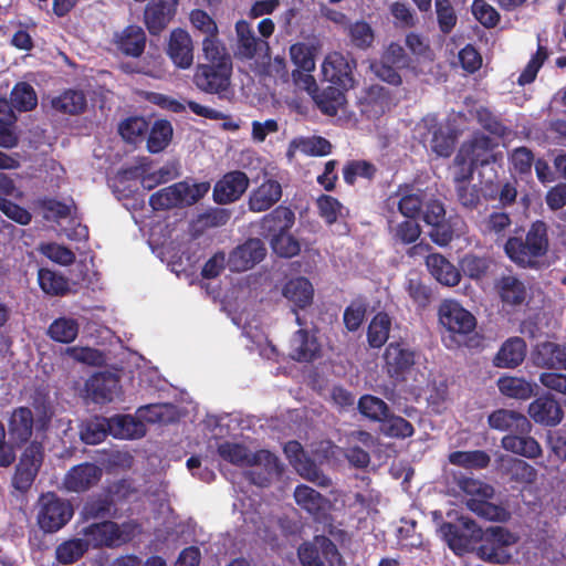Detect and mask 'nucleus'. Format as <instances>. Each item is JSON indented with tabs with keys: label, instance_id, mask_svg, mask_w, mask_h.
Here are the masks:
<instances>
[{
	"label": "nucleus",
	"instance_id": "nucleus-1",
	"mask_svg": "<svg viewBox=\"0 0 566 566\" xmlns=\"http://www.w3.org/2000/svg\"><path fill=\"white\" fill-rule=\"evenodd\" d=\"M218 452L234 465L250 468L249 479L255 485L265 486L281 473L277 458L270 451L251 452L241 443L223 442L219 444Z\"/></svg>",
	"mask_w": 566,
	"mask_h": 566
},
{
	"label": "nucleus",
	"instance_id": "nucleus-2",
	"mask_svg": "<svg viewBox=\"0 0 566 566\" xmlns=\"http://www.w3.org/2000/svg\"><path fill=\"white\" fill-rule=\"evenodd\" d=\"M507 258L521 268L537 269L548 251L547 227L542 221L534 222L525 239L511 237L504 244Z\"/></svg>",
	"mask_w": 566,
	"mask_h": 566
},
{
	"label": "nucleus",
	"instance_id": "nucleus-3",
	"mask_svg": "<svg viewBox=\"0 0 566 566\" xmlns=\"http://www.w3.org/2000/svg\"><path fill=\"white\" fill-rule=\"evenodd\" d=\"M209 190L208 181H179L153 193L149 203L155 210L188 207L198 202Z\"/></svg>",
	"mask_w": 566,
	"mask_h": 566
},
{
	"label": "nucleus",
	"instance_id": "nucleus-4",
	"mask_svg": "<svg viewBox=\"0 0 566 566\" xmlns=\"http://www.w3.org/2000/svg\"><path fill=\"white\" fill-rule=\"evenodd\" d=\"M72 504L53 492L42 494L38 500L36 520L45 533H55L73 517Z\"/></svg>",
	"mask_w": 566,
	"mask_h": 566
},
{
	"label": "nucleus",
	"instance_id": "nucleus-5",
	"mask_svg": "<svg viewBox=\"0 0 566 566\" xmlns=\"http://www.w3.org/2000/svg\"><path fill=\"white\" fill-rule=\"evenodd\" d=\"M415 134L424 146L429 145L438 156L448 157L453 150L455 133L448 124H438L436 116H426L417 124Z\"/></svg>",
	"mask_w": 566,
	"mask_h": 566
},
{
	"label": "nucleus",
	"instance_id": "nucleus-6",
	"mask_svg": "<svg viewBox=\"0 0 566 566\" xmlns=\"http://www.w3.org/2000/svg\"><path fill=\"white\" fill-rule=\"evenodd\" d=\"M294 213L283 207L275 209L265 218L266 222H274L279 230L271 239V247L280 256L292 258L301 250L298 241L287 231L294 224Z\"/></svg>",
	"mask_w": 566,
	"mask_h": 566
},
{
	"label": "nucleus",
	"instance_id": "nucleus-7",
	"mask_svg": "<svg viewBox=\"0 0 566 566\" xmlns=\"http://www.w3.org/2000/svg\"><path fill=\"white\" fill-rule=\"evenodd\" d=\"M231 62L199 64L193 75L195 85L202 92L227 96L230 87Z\"/></svg>",
	"mask_w": 566,
	"mask_h": 566
},
{
	"label": "nucleus",
	"instance_id": "nucleus-8",
	"mask_svg": "<svg viewBox=\"0 0 566 566\" xmlns=\"http://www.w3.org/2000/svg\"><path fill=\"white\" fill-rule=\"evenodd\" d=\"M485 536V543L480 547L481 557L491 563H509L512 558L510 548L517 543V535L494 526L486 530Z\"/></svg>",
	"mask_w": 566,
	"mask_h": 566
},
{
	"label": "nucleus",
	"instance_id": "nucleus-9",
	"mask_svg": "<svg viewBox=\"0 0 566 566\" xmlns=\"http://www.w3.org/2000/svg\"><path fill=\"white\" fill-rule=\"evenodd\" d=\"M439 322L454 336H467L475 328V317L455 301L447 300L439 306Z\"/></svg>",
	"mask_w": 566,
	"mask_h": 566
},
{
	"label": "nucleus",
	"instance_id": "nucleus-10",
	"mask_svg": "<svg viewBox=\"0 0 566 566\" xmlns=\"http://www.w3.org/2000/svg\"><path fill=\"white\" fill-rule=\"evenodd\" d=\"M354 66V62L344 54L331 52L325 56L321 65V72L325 81L342 90H349L355 84L353 77Z\"/></svg>",
	"mask_w": 566,
	"mask_h": 566
},
{
	"label": "nucleus",
	"instance_id": "nucleus-11",
	"mask_svg": "<svg viewBox=\"0 0 566 566\" xmlns=\"http://www.w3.org/2000/svg\"><path fill=\"white\" fill-rule=\"evenodd\" d=\"M43 461V449L40 443H31L22 452L13 476V486L27 491L32 485Z\"/></svg>",
	"mask_w": 566,
	"mask_h": 566
},
{
	"label": "nucleus",
	"instance_id": "nucleus-12",
	"mask_svg": "<svg viewBox=\"0 0 566 566\" xmlns=\"http://www.w3.org/2000/svg\"><path fill=\"white\" fill-rule=\"evenodd\" d=\"M284 452L290 460V463L303 479L313 482L318 486L324 488L329 485V478H327L316 467V464L305 455L302 446L297 441L287 442L284 447Z\"/></svg>",
	"mask_w": 566,
	"mask_h": 566
},
{
	"label": "nucleus",
	"instance_id": "nucleus-13",
	"mask_svg": "<svg viewBox=\"0 0 566 566\" xmlns=\"http://www.w3.org/2000/svg\"><path fill=\"white\" fill-rule=\"evenodd\" d=\"M266 255V249L260 239H250L233 249L228 258L232 272H244L254 268Z\"/></svg>",
	"mask_w": 566,
	"mask_h": 566
},
{
	"label": "nucleus",
	"instance_id": "nucleus-14",
	"mask_svg": "<svg viewBox=\"0 0 566 566\" xmlns=\"http://www.w3.org/2000/svg\"><path fill=\"white\" fill-rule=\"evenodd\" d=\"M85 392L96 403L111 402L120 395L119 379L109 371L97 373L87 379Z\"/></svg>",
	"mask_w": 566,
	"mask_h": 566
},
{
	"label": "nucleus",
	"instance_id": "nucleus-15",
	"mask_svg": "<svg viewBox=\"0 0 566 566\" xmlns=\"http://www.w3.org/2000/svg\"><path fill=\"white\" fill-rule=\"evenodd\" d=\"M282 294L293 306L296 324L303 326L302 318L296 311L304 310L313 303L314 287L312 283L303 276L293 277L284 284Z\"/></svg>",
	"mask_w": 566,
	"mask_h": 566
},
{
	"label": "nucleus",
	"instance_id": "nucleus-16",
	"mask_svg": "<svg viewBox=\"0 0 566 566\" xmlns=\"http://www.w3.org/2000/svg\"><path fill=\"white\" fill-rule=\"evenodd\" d=\"M102 476V470L93 463H82L67 471L63 488L69 492H84L95 485Z\"/></svg>",
	"mask_w": 566,
	"mask_h": 566
},
{
	"label": "nucleus",
	"instance_id": "nucleus-17",
	"mask_svg": "<svg viewBox=\"0 0 566 566\" xmlns=\"http://www.w3.org/2000/svg\"><path fill=\"white\" fill-rule=\"evenodd\" d=\"M319 549L332 566L339 564V554L336 546L326 537H316L313 544H304L298 548V557L303 566H324Z\"/></svg>",
	"mask_w": 566,
	"mask_h": 566
},
{
	"label": "nucleus",
	"instance_id": "nucleus-18",
	"mask_svg": "<svg viewBox=\"0 0 566 566\" xmlns=\"http://www.w3.org/2000/svg\"><path fill=\"white\" fill-rule=\"evenodd\" d=\"M249 178L242 171L226 174L214 186L213 198L218 203L238 200L247 190Z\"/></svg>",
	"mask_w": 566,
	"mask_h": 566
},
{
	"label": "nucleus",
	"instance_id": "nucleus-19",
	"mask_svg": "<svg viewBox=\"0 0 566 566\" xmlns=\"http://www.w3.org/2000/svg\"><path fill=\"white\" fill-rule=\"evenodd\" d=\"M446 210L441 202L432 200L427 202L423 212V220L432 227L431 239L439 245H447L452 239V231L444 224Z\"/></svg>",
	"mask_w": 566,
	"mask_h": 566
},
{
	"label": "nucleus",
	"instance_id": "nucleus-20",
	"mask_svg": "<svg viewBox=\"0 0 566 566\" xmlns=\"http://www.w3.org/2000/svg\"><path fill=\"white\" fill-rule=\"evenodd\" d=\"M388 91L380 85H371L359 97V107L363 115L375 119L380 117L389 108Z\"/></svg>",
	"mask_w": 566,
	"mask_h": 566
},
{
	"label": "nucleus",
	"instance_id": "nucleus-21",
	"mask_svg": "<svg viewBox=\"0 0 566 566\" xmlns=\"http://www.w3.org/2000/svg\"><path fill=\"white\" fill-rule=\"evenodd\" d=\"M115 522L106 521L101 523H92L77 531V535L82 542L86 543L87 551L90 548H99L103 546H114Z\"/></svg>",
	"mask_w": 566,
	"mask_h": 566
},
{
	"label": "nucleus",
	"instance_id": "nucleus-22",
	"mask_svg": "<svg viewBox=\"0 0 566 566\" xmlns=\"http://www.w3.org/2000/svg\"><path fill=\"white\" fill-rule=\"evenodd\" d=\"M530 417L537 423L554 427L563 419V410L559 403L548 396L535 399L528 406Z\"/></svg>",
	"mask_w": 566,
	"mask_h": 566
},
{
	"label": "nucleus",
	"instance_id": "nucleus-23",
	"mask_svg": "<svg viewBox=\"0 0 566 566\" xmlns=\"http://www.w3.org/2000/svg\"><path fill=\"white\" fill-rule=\"evenodd\" d=\"M321 350L316 336L301 328L294 333L290 344V356L297 361H312Z\"/></svg>",
	"mask_w": 566,
	"mask_h": 566
},
{
	"label": "nucleus",
	"instance_id": "nucleus-24",
	"mask_svg": "<svg viewBox=\"0 0 566 566\" xmlns=\"http://www.w3.org/2000/svg\"><path fill=\"white\" fill-rule=\"evenodd\" d=\"M108 433L116 439H139L146 434L145 423L132 415H117L107 418Z\"/></svg>",
	"mask_w": 566,
	"mask_h": 566
},
{
	"label": "nucleus",
	"instance_id": "nucleus-25",
	"mask_svg": "<svg viewBox=\"0 0 566 566\" xmlns=\"http://www.w3.org/2000/svg\"><path fill=\"white\" fill-rule=\"evenodd\" d=\"M168 54L174 64L180 69H189L193 62L192 41L188 32L175 30L170 35Z\"/></svg>",
	"mask_w": 566,
	"mask_h": 566
},
{
	"label": "nucleus",
	"instance_id": "nucleus-26",
	"mask_svg": "<svg viewBox=\"0 0 566 566\" xmlns=\"http://www.w3.org/2000/svg\"><path fill=\"white\" fill-rule=\"evenodd\" d=\"M177 0H151L145 10V21L154 34L160 32L175 13Z\"/></svg>",
	"mask_w": 566,
	"mask_h": 566
},
{
	"label": "nucleus",
	"instance_id": "nucleus-27",
	"mask_svg": "<svg viewBox=\"0 0 566 566\" xmlns=\"http://www.w3.org/2000/svg\"><path fill=\"white\" fill-rule=\"evenodd\" d=\"M282 196V187L277 180L266 179L249 198V207L252 211L262 212L275 205Z\"/></svg>",
	"mask_w": 566,
	"mask_h": 566
},
{
	"label": "nucleus",
	"instance_id": "nucleus-28",
	"mask_svg": "<svg viewBox=\"0 0 566 566\" xmlns=\"http://www.w3.org/2000/svg\"><path fill=\"white\" fill-rule=\"evenodd\" d=\"M489 426L500 431L526 433L531 423L525 416L513 410L499 409L489 416Z\"/></svg>",
	"mask_w": 566,
	"mask_h": 566
},
{
	"label": "nucleus",
	"instance_id": "nucleus-29",
	"mask_svg": "<svg viewBox=\"0 0 566 566\" xmlns=\"http://www.w3.org/2000/svg\"><path fill=\"white\" fill-rule=\"evenodd\" d=\"M116 48L124 54L137 57L145 49L146 34L138 25H128L114 35Z\"/></svg>",
	"mask_w": 566,
	"mask_h": 566
},
{
	"label": "nucleus",
	"instance_id": "nucleus-30",
	"mask_svg": "<svg viewBox=\"0 0 566 566\" xmlns=\"http://www.w3.org/2000/svg\"><path fill=\"white\" fill-rule=\"evenodd\" d=\"M331 150V143L321 136L296 137L290 142L286 156L291 161L297 153L306 156H326Z\"/></svg>",
	"mask_w": 566,
	"mask_h": 566
},
{
	"label": "nucleus",
	"instance_id": "nucleus-31",
	"mask_svg": "<svg viewBox=\"0 0 566 566\" xmlns=\"http://www.w3.org/2000/svg\"><path fill=\"white\" fill-rule=\"evenodd\" d=\"M532 359L539 367L565 369L566 349L556 343L544 342L536 345Z\"/></svg>",
	"mask_w": 566,
	"mask_h": 566
},
{
	"label": "nucleus",
	"instance_id": "nucleus-32",
	"mask_svg": "<svg viewBox=\"0 0 566 566\" xmlns=\"http://www.w3.org/2000/svg\"><path fill=\"white\" fill-rule=\"evenodd\" d=\"M426 265L431 275L443 285L454 286L460 282L459 270L439 253L429 254L426 258Z\"/></svg>",
	"mask_w": 566,
	"mask_h": 566
},
{
	"label": "nucleus",
	"instance_id": "nucleus-33",
	"mask_svg": "<svg viewBox=\"0 0 566 566\" xmlns=\"http://www.w3.org/2000/svg\"><path fill=\"white\" fill-rule=\"evenodd\" d=\"M238 35V54L244 59H252L258 53L268 50V43L258 39L253 28L245 21H239L235 25Z\"/></svg>",
	"mask_w": 566,
	"mask_h": 566
},
{
	"label": "nucleus",
	"instance_id": "nucleus-34",
	"mask_svg": "<svg viewBox=\"0 0 566 566\" xmlns=\"http://www.w3.org/2000/svg\"><path fill=\"white\" fill-rule=\"evenodd\" d=\"M388 373L399 375L415 364V353L402 343H390L385 352Z\"/></svg>",
	"mask_w": 566,
	"mask_h": 566
},
{
	"label": "nucleus",
	"instance_id": "nucleus-35",
	"mask_svg": "<svg viewBox=\"0 0 566 566\" xmlns=\"http://www.w3.org/2000/svg\"><path fill=\"white\" fill-rule=\"evenodd\" d=\"M526 344L520 337H511L499 349L494 365L500 368H514L525 358Z\"/></svg>",
	"mask_w": 566,
	"mask_h": 566
},
{
	"label": "nucleus",
	"instance_id": "nucleus-36",
	"mask_svg": "<svg viewBox=\"0 0 566 566\" xmlns=\"http://www.w3.org/2000/svg\"><path fill=\"white\" fill-rule=\"evenodd\" d=\"M390 200L398 206V210L403 217L415 219L420 212L423 196L420 189L406 186L400 187Z\"/></svg>",
	"mask_w": 566,
	"mask_h": 566
},
{
	"label": "nucleus",
	"instance_id": "nucleus-37",
	"mask_svg": "<svg viewBox=\"0 0 566 566\" xmlns=\"http://www.w3.org/2000/svg\"><path fill=\"white\" fill-rule=\"evenodd\" d=\"M502 448L527 459H535L542 454L539 443L532 437L507 434L502 438Z\"/></svg>",
	"mask_w": 566,
	"mask_h": 566
},
{
	"label": "nucleus",
	"instance_id": "nucleus-38",
	"mask_svg": "<svg viewBox=\"0 0 566 566\" xmlns=\"http://www.w3.org/2000/svg\"><path fill=\"white\" fill-rule=\"evenodd\" d=\"M495 286L501 301L506 305H521L525 301V285L513 275H504L500 277Z\"/></svg>",
	"mask_w": 566,
	"mask_h": 566
},
{
	"label": "nucleus",
	"instance_id": "nucleus-39",
	"mask_svg": "<svg viewBox=\"0 0 566 566\" xmlns=\"http://www.w3.org/2000/svg\"><path fill=\"white\" fill-rule=\"evenodd\" d=\"M296 504L313 516H318L326 510L328 501L314 489L307 485H298L294 491Z\"/></svg>",
	"mask_w": 566,
	"mask_h": 566
},
{
	"label": "nucleus",
	"instance_id": "nucleus-40",
	"mask_svg": "<svg viewBox=\"0 0 566 566\" xmlns=\"http://www.w3.org/2000/svg\"><path fill=\"white\" fill-rule=\"evenodd\" d=\"M33 417L30 409H15L9 420V434L17 442L27 441L32 433Z\"/></svg>",
	"mask_w": 566,
	"mask_h": 566
},
{
	"label": "nucleus",
	"instance_id": "nucleus-41",
	"mask_svg": "<svg viewBox=\"0 0 566 566\" xmlns=\"http://www.w3.org/2000/svg\"><path fill=\"white\" fill-rule=\"evenodd\" d=\"M497 387L509 398L526 400L534 394L536 385L520 377H501Z\"/></svg>",
	"mask_w": 566,
	"mask_h": 566
},
{
	"label": "nucleus",
	"instance_id": "nucleus-42",
	"mask_svg": "<svg viewBox=\"0 0 566 566\" xmlns=\"http://www.w3.org/2000/svg\"><path fill=\"white\" fill-rule=\"evenodd\" d=\"M318 45L315 43L298 42L290 48V57L293 64L304 72H313L315 70V56Z\"/></svg>",
	"mask_w": 566,
	"mask_h": 566
},
{
	"label": "nucleus",
	"instance_id": "nucleus-43",
	"mask_svg": "<svg viewBox=\"0 0 566 566\" xmlns=\"http://www.w3.org/2000/svg\"><path fill=\"white\" fill-rule=\"evenodd\" d=\"M80 324L72 317H59L48 328V335L57 343L70 344L78 335Z\"/></svg>",
	"mask_w": 566,
	"mask_h": 566
},
{
	"label": "nucleus",
	"instance_id": "nucleus-44",
	"mask_svg": "<svg viewBox=\"0 0 566 566\" xmlns=\"http://www.w3.org/2000/svg\"><path fill=\"white\" fill-rule=\"evenodd\" d=\"M177 416L176 408L169 403H155L143 406L137 409L136 417L143 423L146 422H160L166 423L174 421Z\"/></svg>",
	"mask_w": 566,
	"mask_h": 566
},
{
	"label": "nucleus",
	"instance_id": "nucleus-45",
	"mask_svg": "<svg viewBox=\"0 0 566 566\" xmlns=\"http://www.w3.org/2000/svg\"><path fill=\"white\" fill-rule=\"evenodd\" d=\"M461 148H467V157L478 165H485L492 159V140L484 135H476L469 143L462 145Z\"/></svg>",
	"mask_w": 566,
	"mask_h": 566
},
{
	"label": "nucleus",
	"instance_id": "nucleus-46",
	"mask_svg": "<svg viewBox=\"0 0 566 566\" xmlns=\"http://www.w3.org/2000/svg\"><path fill=\"white\" fill-rule=\"evenodd\" d=\"M86 552V543L82 542L76 534L75 537L69 538L56 546L55 557L60 564L70 565L81 559Z\"/></svg>",
	"mask_w": 566,
	"mask_h": 566
},
{
	"label": "nucleus",
	"instance_id": "nucleus-47",
	"mask_svg": "<svg viewBox=\"0 0 566 566\" xmlns=\"http://www.w3.org/2000/svg\"><path fill=\"white\" fill-rule=\"evenodd\" d=\"M458 488L467 495L472 496L471 500H489L494 495L492 485L471 476L454 475Z\"/></svg>",
	"mask_w": 566,
	"mask_h": 566
},
{
	"label": "nucleus",
	"instance_id": "nucleus-48",
	"mask_svg": "<svg viewBox=\"0 0 566 566\" xmlns=\"http://www.w3.org/2000/svg\"><path fill=\"white\" fill-rule=\"evenodd\" d=\"M391 326L390 317L385 313H378L368 326V343L374 348L381 347L389 337Z\"/></svg>",
	"mask_w": 566,
	"mask_h": 566
},
{
	"label": "nucleus",
	"instance_id": "nucleus-49",
	"mask_svg": "<svg viewBox=\"0 0 566 566\" xmlns=\"http://www.w3.org/2000/svg\"><path fill=\"white\" fill-rule=\"evenodd\" d=\"M51 104L56 111L67 114H77L85 108L86 98L82 92L70 90L54 97Z\"/></svg>",
	"mask_w": 566,
	"mask_h": 566
},
{
	"label": "nucleus",
	"instance_id": "nucleus-50",
	"mask_svg": "<svg viewBox=\"0 0 566 566\" xmlns=\"http://www.w3.org/2000/svg\"><path fill=\"white\" fill-rule=\"evenodd\" d=\"M172 137V126L168 120H157L153 125L147 147L151 153H159L164 150L170 143Z\"/></svg>",
	"mask_w": 566,
	"mask_h": 566
},
{
	"label": "nucleus",
	"instance_id": "nucleus-51",
	"mask_svg": "<svg viewBox=\"0 0 566 566\" xmlns=\"http://www.w3.org/2000/svg\"><path fill=\"white\" fill-rule=\"evenodd\" d=\"M108 433L107 418L96 417L81 426L80 436L83 442L87 444H97L102 442Z\"/></svg>",
	"mask_w": 566,
	"mask_h": 566
},
{
	"label": "nucleus",
	"instance_id": "nucleus-52",
	"mask_svg": "<svg viewBox=\"0 0 566 566\" xmlns=\"http://www.w3.org/2000/svg\"><path fill=\"white\" fill-rule=\"evenodd\" d=\"M449 461L465 469H483L489 465L490 457L481 450L455 451L450 453Z\"/></svg>",
	"mask_w": 566,
	"mask_h": 566
},
{
	"label": "nucleus",
	"instance_id": "nucleus-53",
	"mask_svg": "<svg viewBox=\"0 0 566 566\" xmlns=\"http://www.w3.org/2000/svg\"><path fill=\"white\" fill-rule=\"evenodd\" d=\"M343 90L338 86H329L321 94L314 96L317 106L327 115H335L339 107L345 103Z\"/></svg>",
	"mask_w": 566,
	"mask_h": 566
},
{
	"label": "nucleus",
	"instance_id": "nucleus-54",
	"mask_svg": "<svg viewBox=\"0 0 566 566\" xmlns=\"http://www.w3.org/2000/svg\"><path fill=\"white\" fill-rule=\"evenodd\" d=\"M380 431L390 438L405 439L413 434V427L400 416L387 415L381 421Z\"/></svg>",
	"mask_w": 566,
	"mask_h": 566
},
{
	"label": "nucleus",
	"instance_id": "nucleus-55",
	"mask_svg": "<svg viewBox=\"0 0 566 566\" xmlns=\"http://www.w3.org/2000/svg\"><path fill=\"white\" fill-rule=\"evenodd\" d=\"M11 104L14 108L27 112L36 106L38 98L35 92L28 83H18L10 95Z\"/></svg>",
	"mask_w": 566,
	"mask_h": 566
},
{
	"label": "nucleus",
	"instance_id": "nucleus-56",
	"mask_svg": "<svg viewBox=\"0 0 566 566\" xmlns=\"http://www.w3.org/2000/svg\"><path fill=\"white\" fill-rule=\"evenodd\" d=\"M392 238L403 244L415 242L420 235V227L415 219H407L398 223L390 222Z\"/></svg>",
	"mask_w": 566,
	"mask_h": 566
},
{
	"label": "nucleus",
	"instance_id": "nucleus-57",
	"mask_svg": "<svg viewBox=\"0 0 566 566\" xmlns=\"http://www.w3.org/2000/svg\"><path fill=\"white\" fill-rule=\"evenodd\" d=\"M358 408L361 415L375 421L381 422L388 415V406L386 402L380 398L369 395L363 396L359 399Z\"/></svg>",
	"mask_w": 566,
	"mask_h": 566
},
{
	"label": "nucleus",
	"instance_id": "nucleus-58",
	"mask_svg": "<svg viewBox=\"0 0 566 566\" xmlns=\"http://www.w3.org/2000/svg\"><path fill=\"white\" fill-rule=\"evenodd\" d=\"M38 280L41 289L46 294L59 295L67 290V281L62 275L51 270L41 269Z\"/></svg>",
	"mask_w": 566,
	"mask_h": 566
},
{
	"label": "nucleus",
	"instance_id": "nucleus-59",
	"mask_svg": "<svg viewBox=\"0 0 566 566\" xmlns=\"http://www.w3.org/2000/svg\"><path fill=\"white\" fill-rule=\"evenodd\" d=\"M145 99L167 112L177 114L186 112V98L184 97H174L157 92H146Z\"/></svg>",
	"mask_w": 566,
	"mask_h": 566
},
{
	"label": "nucleus",
	"instance_id": "nucleus-60",
	"mask_svg": "<svg viewBox=\"0 0 566 566\" xmlns=\"http://www.w3.org/2000/svg\"><path fill=\"white\" fill-rule=\"evenodd\" d=\"M511 226L510 216L505 212H492L482 222L481 229L485 234L502 238Z\"/></svg>",
	"mask_w": 566,
	"mask_h": 566
},
{
	"label": "nucleus",
	"instance_id": "nucleus-61",
	"mask_svg": "<svg viewBox=\"0 0 566 566\" xmlns=\"http://www.w3.org/2000/svg\"><path fill=\"white\" fill-rule=\"evenodd\" d=\"M118 130L125 140L135 143L148 130V123L143 117H129L119 125Z\"/></svg>",
	"mask_w": 566,
	"mask_h": 566
},
{
	"label": "nucleus",
	"instance_id": "nucleus-62",
	"mask_svg": "<svg viewBox=\"0 0 566 566\" xmlns=\"http://www.w3.org/2000/svg\"><path fill=\"white\" fill-rule=\"evenodd\" d=\"M349 36L354 45L360 49L370 48L375 40L373 28L365 21H356L350 24Z\"/></svg>",
	"mask_w": 566,
	"mask_h": 566
},
{
	"label": "nucleus",
	"instance_id": "nucleus-63",
	"mask_svg": "<svg viewBox=\"0 0 566 566\" xmlns=\"http://www.w3.org/2000/svg\"><path fill=\"white\" fill-rule=\"evenodd\" d=\"M468 506L478 515L490 521H504L507 517V512L488 502V500H469Z\"/></svg>",
	"mask_w": 566,
	"mask_h": 566
},
{
	"label": "nucleus",
	"instance_id": "nucleus-64",
	"mask_svg": "<svg viewBox=\"0 0 566 566\" xmlns=\"http://www.w3.org/2000/svg\"><path fill=\"white\" fill-rule=\"evenodd\" d=\"M368 304L366 301L358 298L349 304L344 312V323L348 331H356L361 325Z\"/></svg>",
	"mask_w": 566,
	"mask_h": 566
}]
</instances>
